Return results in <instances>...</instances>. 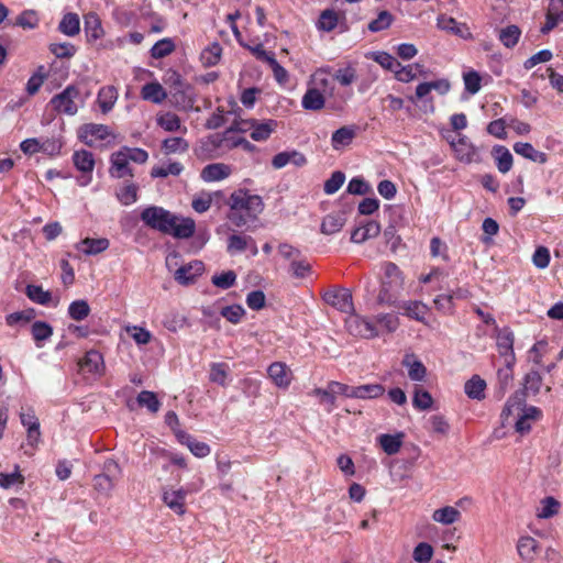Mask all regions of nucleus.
<instances>
[{"instance_id":"obj_1","label":"nucleus","mask_w":563,"mask_h":563,"mask_svg":"<svg viewBox=\"0 0 563 563\" xmlns=\"http://www.w3.org/2000/svg\"><path fill=\"white\" fill-rule=\"evenodd\" d=\"M141 220L151 229L177 239H189L194 235L196 224L190 218L178 222V217L162 207L151 206L141 212Z\"/></svg>"},{"instance_id":"obj_2","label":"nucleus","mask_w":563,"mask_h":563,"mask_svg":"<svg viewBox=\"0 0 563 563\" xmlns=\"http://www.w3.org/2000/svg\"><path fill=\"white\" fill-rule=\"evenodd\" d=\"M228 205L230 207L228 219L236 228L255 221L264 210V202L258 195H251L242 189L230 196Z\"/></svg>"},{"instance_id":"obj_3","label":"nucleus","mask_w":563,"mask_h":563,"mask_svg":"<svg viewBox=\"0 0 563 563\" xmlns=\"http://www.w3.org/2000/svg\"><path fill=\"white\" fill-rule=\"evenodd\" d=\"M401 286L402 277L398 266L391 262L385 263L382 286L377 296L378 303L391 305L395 301L396 292L401 288Z\"/></svg>"},{"instance_id":"obj_4","label":"nucleus","mask_w":563,"mask_h":563,"mask_svg":"<svg viewBox=\"0 0 563 563\" xmlns=\"http://www.w3.org/2000/svg\"><path fill=\"white\" fill-rule=\"evenodd\" d=\"M78 97L79 89L74 85H69L60 93L55 95L51 99L49 103L58 113L75 115L78 111L75 99Z\"/></svg>"},{"instance_id":"obj_5","label":"nucleus","mask_w":563,"mask_h":563,"mask_svg":"<svg viewBox=\"0 0 563 563\" xmlns=\"http://www.w3.org/2000/svg\"><path fill=\"white\" fill-rule=\"evenodd\" d=\"M542 385V377L537 371H531L525 376V391L517 393L512 398H510L503 411V413L509 415L515 406L520 409V406L526 401V393H531L536 395L540 391Z\"/></svg>"},{"instance_id":"obj_6","label":"nucleus","mask_w":563,"mask_h":563,"mask_svg":"<svg viewBox=\"0 0 563 563\" xmlns=\"http://www.w3.org/2000/svg\"><path fill=\"white\" fill-rule=\"evenodd\" d=\"M345 325L350 334L364 339H372L378 335L375 324L367 318L352 313Z\"/></svg>"},{"instance_id":"obj_7","label":"nucleus","mask_w":563,"mask_h":563,"mask_svg":"<svg viewBox=\"0 0 563 563\" xmlns=\"http://www.w3.org/2000/svg\"><path fill=\"white\" fill-rule=\"evenodd\" d=\"M496 345L499 355L504 358L505 365H514L516 356L514 352L515 335L509 328L499 329L496 327Z\"/></svg>"},{"instance_id":"obj_8","label":"nucleus","mask_w":563,"mask_h":563,"mask_svg":"<svg viewBox=\"0 0 563 563\" xmlns=\"http://www.w3.org/2000/svg\"><path fill=\"white\" fill-rule=\"evenodd\" d=\"M323 300L344 313H352L354 311L352 294L346 288L330 289L325 291Z\"/></svg>"},{"instance_id":"obj_9","label":"nucleus","mask_w":563,"mask_h":563,"mask_svg":"<svg viewBox=\"0 0 563 563\" xmlns=\"http://www.w3.org/2000/svg\"><path fill=\"white\" fill-rule=\"evenodd\" d=\"M450 143L460 162L471 164L478 161L477 150L466 136L459 134L457 141L452 140Z\"/></svg>"},{"instance_id":"obj_10","label":"nucleus","mask_w":563,"mask_h":563,"mask_svg":"<svg viewBox=\"0 0 563 563\" xmlns=\"http://www.w3.org/2000/svg\"><path fill=\"white\" fill-rule=\"evenodd\" d=\"M307 162L305 154L297 150H292L277 153L272 159V166L275 169H280L288 164H292L296 167H302Z\"/></svg>"},{"instance_id":"obj_11","label":"nucleus","mask_w":563,"mask_h":563,"mask_svg":"<svg viewBox=\"0 0 563 563\" xmlns=\"http://www.w3.org/2000/svg\"><path fill=\"white\" fill-rule=\"evenodd\" d=\"M110 135V130L107 125L88 123L80 128L79 137L88 146L93 145V140H106Z\"/></svg>"},{"instance_id":"obj_12","label":"nucleus","mask_w":563,"mask_h":563,"mask_svg":"<svg viewBox=\"0 0 563 563\" xmlns=\"http://www.w3.org/2000/svg\"><path fill=\"white\" fill-rule=\"evenodd\" d=\"M268 377L278 388L286 389L291 383V371L285 363L274 362L267 368Z\"/></svg>"},{"instance_id":"obj_13","label":"nucleus","mask_w":563,"mask_h":563,"mask_svg":"<svg viewBox=\"0 0 563 563\" xmlns=\"http://www.w3.org/2000/svg\"><path fill=\"white\" fill-rule=\"evenodd\" d=\"M187 496V490L179 489H164L163 490V501L164 504L172 509L177 515H184L186 512L185 500Z\"/></svg>"},{"instance_id":"obj_14","label":"nucleus","mask_w":563,"mask_h":563,"mask_svg":"<svg viewBox=\"0 0 563 563\" xmlns=\"http://www.w3.org/2000/svg\"><path fill=\"white\" fill-rule=\"evenodd\" d=\"M175 435L179 443L186 445L197 457H205L211 452L210 446L207 443L196 440L185 431H175Z\"/></svg>"},{"instance_id":"obj_15","label":"nucleus","mask_w":563,"mask_h":563,"mask_svg":"<svg viewBox=\"0 0 563 563\" xmlns=\"http://www.w3.org/2000/svg\"><path fill=\"white\" fill-rule=\"evenodd\" d=\"M82 373L101 374L103 372V357L101 353L96 350H90L86 353L82 360L78 363Z\"/></svg>"},{"instance_id":"obj_16","label":"nucleus","mask_w":563,"mask_h":563,"mask_svg":"<svg viewBox=\"0 0 563 563\" xmlns=\"http://www.w3.org/2000/svg\"><path fill=\"white\" fill-rule=\"evenodd\" d=\"M563 21V0H550L547 12V20L541 27L543 34L552 31L560 22Z\"/></svg>"},{"instance_id":"obj_17","label":"nucleus","mask_w":563,"mask_h":563,"mask_svg":"<svg viewBox=\"0 0 563 563\" xmlns=\"http://www.w3.org/2000/svg\"><path fill=\"white\" fill-rule=\"evenodd\" d=\"M110 175L114 178H123L126 175L133 176L132 170L129 166L128 154L123 151H119L111 155V168Z\"/></svg>"},{"instance_id":"obj_18","label":"nucleus","mask_w":563,"mask_h":563,"mask_svg":"<svg viewBox=\"0 0 563 563\" xmlns=\"http://www.w3.org/2000/svg\"><path fill=\"white\" fill-rule=\"evenodd\" d=\"M246 121L238 122L235 121L229 129H227L222 135H212L209 137V142L212 145V147H222L225 143L231 142L235 137H233V134L235 132H246L249 130H252L249 124L245 123Z\"/></svg>"},{"instance_id":"obj_19","label":"nucleus","mask_w":563,"mask_h":563,"mask_svg":"<svg viewBox=\"0 0 563 563\" xmlns=\"http://www.w3.org/2000/svg\"><path fill=\"white\" fill-rule=\"evenodd\" d=\"M231 167L223 163H213L205 166L201 170V178L207 183L219 181L231 175Z\"/></svg>"},{"instance_id":"obj_20","label":"nucleus","mask_w":563,"mask_h":563,"mask_svg":"<svg viewBox=\"0 0 563 563\" xmlns=\"http://www.w3.org/2000/svg\"><path fill=\"white\" fill-rule=\"evenodd\" d=\"M202 269V262L195 261L188 265L179 267L175 272L174 277L180 285H189L195 282L196 276L200 275Z\"/></svg>"},{"instance_id":"obj_21","label":"nucleus","mask_w":563,"mask_h":563,"mask_svg":"<svg viewBox=\"0 0 563 563\" xmlns=\"http://www.w3.org/2000/svg\"><path fill=\"white\" fill-rule=\"evenodd\" d=\"M380 232V225L376 221H367L358 228H355L351 233V241L353 243H363L368 239L378 236Z\"/></svg>"},{"instance_id":"obj_22","label":"nucleus","mask_w":563,"mask_h":563,"mask_svg":"<svg viewBox=\"0 0 563 563\" xmlns=\"http://www.w3.org/2000/svg\"><path fill=\"white\" fill-rule=\"evenodd\" d=\"M356 125H344L332 133L331 145L334 150H340L352 143L357 133Z\"/></svg>"},{"instance_id":"obj_23","label":"nucleus","mask_w":563,"mask_h":563,"mask_svg":"<svg viewBox=\"0 0 563 563\" xmlns=\"http://www.w3.org/2000/svg\"><path fill=\"white\" fill-rule=\"evenodd\" d=\"M245 123L249 124L250 128H252L251 137L254 141L267 140L269 137V135L272 134V132L277 126V123L274 120H268L263 123H260L256 120H247V122H245Z\"/></svg>"},{"instance_id":"obj_24","label":"nucleus","mask_w":563,"mask_h":563,"mask_svg":"<svg viewBox=\"0 0 563 563\" xmlns=\"http://www.w3.org/2000/svg\"><path fill=\"white\" fill-rule=\"evenodd\" d=\"M518 554L527 562H532L539 550V543L532 537H521L517 544Z\"/></svg>"},{"instance_id":"obj_25","label":"nucleus","mask_w":563,"mask_h":563,"mask_svg":"<svg viewBox=\"0 0 563 563\" xmlns=\"http://www.w3.org/2000/svg\"><path fill=\"white\" fill-rule=\"evenodd\" d=\"M141 97L144 100L159 104L166 99L167 93L159 82L154 81V82L145 84L142 87Z\"/></svg>"},{"instance_id":"obj_26","label":"nucleus","mask_w":563,"mask_h":563,"mask_svg":"<svg viewBox=\"0 0 563 563\" xmlns=\"http://www.w3.org/2000/svg\"><path fill=\"white\" fill-rule=\"evenodd\" d=\"M514 151L523 156L527 159H530L534 163L544 164L548 161V156L545 153L537 151L530 143L517 142L514 145Z\"/></svg>"},{"instance_id":"obj_27","label":"nucleus","mask_w":563,"mask_h":563,"mask_svg":"<svg viewBox=\"0 0 563 563\" xmlns=\"http://www.w3.org/2000/svg\"><path fill=\"white\" fill-rule=\"evenodd\" d=\"M346 218L342 212L330 213L323 218L321 232L330 235L339 232L345 224Z\"/></svg>"},{"instance_id":"obj_28","label":"nucleus","mask_w":563,"mask_h":563,"mask_svg":"<svg viewBox=\"0 0 563 563\" xmlns=\"http://www.w3.org/2000/svg\"><path fill=\"white\" fill-rule=\"evenodd\" d=\"M156 123L158 126L164 129L166 132H177V131H181L183 133L187 132V128L181 125L180 118L173 112H166L163 114H158L156 117Z\"/></svg>"},{"instance_id":"obj_29","label":"nucleus","mask_w":563,"mask_h":563,"mask_svg":"<svg viewBox=\"0 0 563 563\" xmlns=\"http://www.w3.org/2000/svg\"><path fill=\"white\" fill-rule=\"evenodd\" d=\"M404 433L399 432L396 434H380L378 437V443L383 451L388 455H394L399 452L402 445Z\"/></svg>"},{"instance_id":"obj_30","label":"nucleus","mask_w":563,"mask_h":563,"mask_svg":"<svg viewBox=\"0 0 563 563\" xmlns=\"http://www.w3.org/2000/svg\"><path fill=\"white\" fill-rule=\"evenodd\" d=\"M427 76V70L420 64H411L407 66H402L400 64L399 69L396 71V79L401 82H410L416 79L418 76Z\"/></svg>"},{"instance_id":"obj_31","label":"nucleus","mask_w":563,"mask_h":563,"mask_svg":"<svg viewBox=\"0 0 563 563\" xmlns=\"http://www.w3.org/2000/svg\"><path fill=\"white\" fill-rule=\"evenodd\" d=\"M402 365L408 368V376L411 380L422 382L426 377V366L422 362L415 360L413 355H406Z\"/></svg>"},{"instance_id":"obj_32","label":"nucleus","mask_w":563,"mask_h":563,"mask_svg":"<svg viewBox=\"0 0 563 563\" xmlns=\"http://www.w3.org/2000/svg\"><path fill=\"white\" fill-rule=\"evenodd\" d=\"M73 162L76 168L84 174H90L93 170L95 158L89 151H76L73 155Z\"/></svg>"},{"instance_id":"obj_33","label":"nucleus","mask_w":563,"mask_h":563,"mask_svg":"<svg viewBox=\"0 0 563 563\" xmlns=\"http://www.w3.org/2000/svg\"><path fill=\"white\" fill-rule=\"evenodd\" d=\"M485 388L486 382L482 379L478 375H474L471 379L465 383L464 390L465 394L476 400H482L485 398Z\"/></svg>"},{"instance_id":"obj_34","label":"nucleus","mask_w":563,"mask_h":563,"mask_svg":"<svg viewBox=\"0 0 563 563\" xmlns=\"http://www.w3.org/2000/svg\"><path fill=\"white\" fill-rule=\"evenodd\" d=\"M58 31L67 36H75L80 31V20L77 13H66L58 24Z\"/></svg>"},{"instance_id":"obj_35","label":"nucleus","mask_w":563,"mask_h":563,"mask_svg":"<svg viewBox=\"0 0 563 563\" xmlns=\"http://www.w3.org/2000/svg\"><path fill=\"white\" fill-rule=\"evenodd\" d=\"M109 240L108 239H90L86 238L78 244V249H80L85 254L88 255H96L103 251H106L109 247Z\"/></svg>"},{"instance_id":"obj_36","label":"nucleus","mask_w":563,"mask_h":563,"mask_svg":"<svg viewBox=\"0 0 563 563\" xmlns=\"http://www.w3.org/2000/svg\"><path fill=\"white\" fill-rule=\"evenodd\" d=\"M385 387L380 384H366L355 386L354 398L357 399H375L383 396Z\"/></svg>"},{"instance_id":"obj_37","label":"nucleus","mask_w":563,"mask_h":563,"mask_svg":"<svg viewBox=\"0 0 563 563\" xmlns=\"http://www.w3.org/2000/svg\"><path fill=\"white\" fill-rule=\"evenodd\" d=\"M176 49V44L173 38L165 37L157 41L152 48L150 49V54L152 58L161 59L164 58Z\"/></svg>"},{"instance_id":"obj_38","label":"nucleus","mask_w":563,"mask_h":563,"mask_svg":"<svg viewBox=\"0 0 563 563\" xmlns=\"http://www.w3.org/2000/svg\"><path fill=\"white\" fill-rule=\"evenodd\" d=\"M85 32L91 40H98L103 35L101 21L97 13L89 12L85 15Z\"/></svg>"},{"instance_id":"obj_39","label":"nucleus","mask_w":563,"mask_h":563,"mask_svg":"<svg viewBox=\"0 0 563 563\" xmlns=\"http://www.w3.org/2000/svg\"><path fill=\"white\" fill-rule=\"evenodd\" d=\"M301 103L306 110H321L324 107V97L318 89L311 88L303 95Z\"/></svg>"},{"instance_id":"obj_40","label":"nucleus","mask_w":563,"mask_h":563,"mask_svg":"<svg viewBox=\"0 0 563 563\" xmlns=\"http://www.w3.org/2000/svg\"><path fill=\"white\" fill-rule=\"evenodd\" d=\"M494 156L497 162V168L500 173L506 174L512 167V155L511 153L503 145H497L493 148Z\"/></svg>"},{"instance_id":"obj_41","label":"nucleus","mask_w":563,"mask_h":563,"mask_svg":"<svg viewBox=\"0 0 563 563\" xmlns=\"http://www.w3.org/2000/svg\"><path fill=\"white\" fill-rule=\"evenodd\" d=\"M461 517V512L452 507L445 506L443 508L437 509L432 514V519L435 522H440L442 525H451L457 521Z\"/></svg>"},{"instance_id":"obj_42","label":"nucleus","mask_w":563,"mask_h":563,"mask_svg":"<svg viewBox=\"0 0 563 563\" xmlns=\"http://www.w3.org/2000/svg\"><path fill=\"white\" fill-rule=\"evenodd\" d=\"M222 54V47L218 42L210 44L200 54V60L206 67L214 66L219 63Z\"/></svg>"},{"instance_id":"obj_43","label":"nucleus","mask_w":563,"mask_h":563,"mask_svg":"<svg viewBox=\"0 0 563 563\" xmlns=\"http://www.w3.org/2000/svg\"><path fill=\"white\" fill-rule=\"evenodd\" d=\"M406 316L417 321L424 322V316L429 311L427 305L421 301H407L402 305Z\"/></svg>"},{"instance_id":"obj_44","label":"nucleus","mask_w":563,"mask_h":563,"mask_svg":"<svg viewBox=\"0 0 563 563\" xmlns=\"http://www.w3.org/2000/svg\"><path fill=\"white\" fill-rule=\"evenodd\" d=\"M189 148V143L179 136L167 137L162 142V150L165 154L185 153Z\"/></svg>"},{"instance_id":"obj_45","label":"nucleus","mask_w":563,"mask_h":563,"mask_svg":"<svg viewBox=\"0 0 563 563\" xmlns=\"http://www.w3.org/2000/svg\"><path fill=\"white\" fill-rule=\"evenodd\" d=\"M136 402L140 407L147 408L152 413H156L161 408V401L156 394L150 390L141 391L136 397Z\"/></svg>"},{"instance_id":"obj_46","label":"nucleus","mask_w":563,"mask_h":563,"mask_svg":"<svg viewBox=\"0 0 563 563\" xmlns=\"http://www.w3.org/2000/svg\"><path fill=\"white\" fill-rule=\"evenodd\" d=\"M371 58L378 63L383 68L393 71L395 75L400 67V63L386 52H373L371 53Z\"/></svg>"},{"instance_id":"obj_47","label":"nucleus","mask_w":563,"mask_h":563,"mask_svg":"<svg viewBox=\"0 0 563 563\" xmlns=\"http://www.w3.org/2000/svg\"><path fill=\"white\" fill-rule=\"evenodd\" d=\"M520 35V29L512 24L500 30L499 40L507 48H512L518 43Z\"/></svg>"},{"instance_id":"obj_48","label":"nucleus","mask_w":563,"mask_h":563,"mask_svg":"<svg viewBox=\"0 0 563 563\" xmlns=\"http://www.w3.org/2000/svg\"><path fill=\"white\" fill-rule=\"evenodd\" d=\"M25 295L29 299L40 305H48L52 300V294L36 285H27Z\"/></svg>"},{"instance_id":"obj_49","label":"nucleus","mask_w":563,"mask_h":563,"mask_svg":"<svg viewBox=\"0 0 563 563\" xmlns=\"http://www.w3.org/2000/svg\"><path fill=\"white\" fill-rule=\"evenodd\" d=\"M90 313V307L84 299L73 301L68 307V314L75 321L86 319Z\"/></svg>"},{"instance_id":"obj_50","label":"nucleus","mask_w":563,"mask_h":563,"mask_svg":"<svg viewBox=\"0 0 563 563\" xmlns=\"http://www.w3.org/2000/svg\"><path fill=\"white\" fill-rule=\"evenodd\" d=\"M31 333L37 346H41L40 342L45 341L52 336L53 328L45 321H35L32 324Z\"/></svg>"},{"instance_id":"obj_51","label":"nucleus","mask_w":563,"mask_h":563,"mask_svg":"<svg viewBox=\"0 0 563 563\" xmlns=\"http://www.w3.org/2000/svg\"><path fill=\"white\" fill-rule=\"evenodd\" d=\"M250 242H253V238L250 235L232 234L228 240V252H243L249 247Z\"/></svg>"},{"instance_id":"obj_52","label":"nucleus","mask_w":563,"mask_h":563,"mask_svg":"<svg viewBox=\"0 0 563 563\" xmlns=\"http://www.w3.org/2000/svg\"><path fill=\"white\" fill-rule=\"evenodd\" d=\"M117 100V91L113 87H104L99 92V104L103 113L109 112Z\"/></svg>"},{"instance_id":"obj_53","label":"nucleus","mask_w":563,"mask_h":563,"mask_svg":"<svg viewBox=\"0 0 563 563\" xmlns=\"http://www.w3.org/2000/svg\"><path fill=\"white\" fill-rule=\"evenodd\" d=\"M338 14L333 10L327 9L322 11L318 21V27L325 32H331L338 25Z\"/></svg>"},{"instance_id":"obj_54","label":"nucleus","mask_w":563,"mask_h":563,"mask_svg":"<svg viewBox=\"0 0 563 563\" xmlns=\"http://www.w3.org/2000/svg\"><path fill=\"white\" fill-rule=\"evenodd\" d=\"M433 399L429 391L422 388H416L412 398V405L419 410H428L432 407Z\"/></svg>"},{"instance_id":"obj_55","label":"nucleus","mask_w":563,"mask_h":563,"mask_svg":"<svg viewBox=\"0 0 563 563\" xmlns=\"http://www.w3.org/2000/svg\"><path fill=\"white\" fill-rule=\"evenodd\" d=\"M393 20H394V18H393L391 13H389L386 10L380 11L378 13L377 18L369 22L368 30L371 32L384 31L390 26Z\"/></svg>"},{"instance_id":"obj_56","label":"nucleus","mask_w":563,"mask_h":563,"mask_svg":"<svg viewBox=\"0 0 563 563\" xmlns=\"http://www.w3.org/2000/svg\"><path fill=\"white\" fill-rule=\"evenodd\" d=\"M34 317L35 311L33 309H27L8 314L5 317V322L10 327H14L16 324H25L30 322Z\"/></svg>"},{"instance_id":"obj_57","label":"nucleus","mask_w":563,"mask_h":563,"mask_svg":"<svg viewBox=\"0 0 563 563\" xmlns=\"http://www.w3.org/2000/svg\"><path fill=\"white\" fill-rule=\"evenodd\" d=\"M184 167L180 163L174 162L168 164L167 167L155 166L151 170V176L154 178H163L168 175L178 176L183 172Z\"/></svg>"},{"instance_id":"obj_58","label":"nucleus","mask_w":563,"mask_h":563,"mask_svg":"<svg viewBox=\"0 0 563 563\" xmlns=\"http://www.w3.org/2000/svg\"><path fill=\"white\" fill-rule=\"evenodd\" d=\"M228 365L225 363H213L210 368L209 378L220 386L227 385Z\"/></svg>"},{"instance_id":"obj_59","label":"nucleus","mask_w":563,"mask_h":563,"mask_svg":"<svg viewBox=\"0 0 563 563\" xmlns=\"http://www.w3.org/2000/svg\"><path fill=\"white\" fill-rule=\"evenodd\" d=\"M46 78V75L44 73V66H40L37 70L30 77V79L26 82V91L30 96L35 95L42 85L44 84V80Z\"/></svg>"},{"instance_id":"obj_60","label":"nucleus","mask_w":563,"mask_h":563,"mask_svg":"<svg viewBox=\"0 0 563 563\" xmlns=\"http://www.w3.org/2000/svg\"><path fill=\"white\" fill-rule=\"evenodd\" d=\"M16 484L21 486L24 484V476L20 473L19 466H15L13 473H0V487L8 489Z\"/></svg>"},{"instance_id":"obj_61","label":"nucleus","mask_w":563,"mask_h":563,"mask_svg":"<svg viewBox=\"0 0 563 563\" xmlns=\"http://www.w3.org/2000/svg\"><path fill=\"white\" fill-rule=\"evenodd\" d=\"M118 199L121 203L129 206L137 200V186L134 184H128L117 192Z\"/></svg>"},{"instance_id":"obj_62","label":"nucleus","mask_w":563,"mask_h":563,"mask_svg":"<svg viewBox=\"0 0 563 563\" xmlns=\"http://www.w3.org/2000/svg\"><path fill=\"white\" fill-rule=\"evenodd\" d=\"M345 175L341 170L332 173L331 177L324 183V192L327 195L335 194L344 184Z\"/></svg>"},{"instance_id":"obj_63","label":"nucleus","mask_w":563,"mask_h":563,"mask_svg":"<svg viewBox=\"0 0 563 563\" xmlns=\"http://www.w3.org/2000/svg\"><path fill=\"white\" fill-rule=\"evenodd\" d=\"M236 274L233 271H227L211 278L212 284L221 289H229L235 284Z\"/></svg>"},{"instance_id":"obj_64","label":"nucleus","mask_w":563,"mask_h":563,"mask_svg":"<svg viewBox=\"0 0 563 563\" xmlns=\"http://www.w3.org/2000/svg\"><path fill=\"white\" fill-rule=\"evenodd\" d=\"M221 316L225 318L231 323H239L243 316L245 314V310L240 305L227 306L221 309Z\"/></svg>"}]
</instances>
